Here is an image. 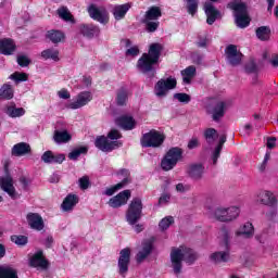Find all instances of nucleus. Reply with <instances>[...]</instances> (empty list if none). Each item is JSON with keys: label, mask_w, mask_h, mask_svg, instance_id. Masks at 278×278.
Instances as JSON below:
<instances>
[{"label": "nucleus", "mask_w": 278, "mask_h": 278, "mask_svg": "<svg viewBox=\"0 0 278 278\" xmlns=\"http://www.w3.org/2000/svg\"><path fill=\"white\" fill-rule=\"evenodd\" d=\"M29 265L33 266V268H41L42 270H47V268H49V261L45 258L42 251H38L31 256Z\"/></svg>", "instance_id": "obj_23"}, {"label": "nucleus", "mask_w": 278, "mask_h": 278, "mask_svg": "<svg viewBox=\"0 0 278 278\" xmlns=\"http://www.w3.org/2000/svg\"><path fill=\"white\" fill-rule=\"evenodd\" d=\"M5 176L0 177V188L7 192L11 199H16V188H14V178L10 175L8 165L4 166Z\"/></svg>", "instance_id": "obj_13"}, {"label": "nucleus", "mask_w": 278, "mask_h": 278, "mask_svg": "<svg viewBox=\"0 0 278 278\" xmlns=\"http://www.w3.org/2000/svg\"><path fill=\"white\" fill-rule=\"evenodd\" d=\"M277 214H278V204H274L269 206V208L265 213V217L267 218V220H275V218H277Z\"/></svg>", "instance_id": "obj_50"}, {"label": "nucleus", "mask_w": 278, "mask_h": 278, "mask_svg": "<svg viewBox=\"0 0 278 278\" xmlns=\"http://www.w3.org/2000/svg\"><path fill=\"white\" fill-rule=\"evenodd\" d=\"M268 160H270V152H267L264 156V160L262 162V164L258 167V170L261 173H264V170H266V166H268Z\"/></svg>", "instance_id": "obj_55"}, {"label": "nucleus", "mask_w": 278, "mask_h": 278, "mask_svg": "<svg viewBox=\"0 0 278 278\" xmlns=\"http://www.w3.org/2000/svg\"><path fill=\"white\" fill-rule=\"evenodd\" d=\"M79 31L85 38H94L101 34V29L92 24H83L79 26Z\"/></svg>", "instance_id": "obj_29"}, {"label": "nucleus", "mask_w": 278, "mask_h": 278, "mask_svg": "<svg viewBox=\"0 0 278 278\" xmlns=\"http://www.w3.org/2000/svg\"><path fill=\"white\" fill-rule=\"evenodd\" d=\"M227 103L225 101H217L207 108V114H211L214 123H220V119L225 116V109Z\"/></svg>", "instance_id": "obj_15"}, {"label": "nucleus", "mask_w": 278, "mask_h": 278, "mask_svg": "<svg viewBox=\"0 0 278 278\" xmlns=\"http://www.w3.org/2000/svg\"><path fill=\"white\" fill-rule=\"evenodd\" d=\"M225 142H227V136L223 135L219 138L218 146L215 148V151L213 152V164H216V162H218V159L220 157V152L223 151V144H225Z\"/></svg>", "instance_id": "obj_43"}, {"label": "nucleus", "mask_w": 278, "mask_h": 278, "mask_svg": "<svg viewBox=\"0 0 278 278\" xmlns=\"http://www.w3.org/2000/svg\"><path fill=\"white\" fill-rule=\"evenodd\" d=\"M228 8L233 11L235 23L237 27H239L240 29L249 27V25L251 24V18H249L245 3L233 1L228 3Z\"/></svg>", "instance_id": "obj_6"}, {"label": "nucleus", "mask_w": 278, "mask_h": 278, "mask_svg": "<svg viewBox=\"0 0 278 278\" xmlns=\"http://www.w3.org/2000/svg\"><path fill=\"white\" fill-rule=\"evenodd\" d=\"M160 55H162V45L152 43L148 53H143L137 62V68L148 75V77H155V64L160 62Z\"/></svg>", "instance_id": "obj_1"}, {"label": "nucleus", "mask_w": 278, "mask_h": 278, "mask_svg": "<svg viewBox=\"0 0 278 278\" xmlns=\"http://www.w3.org/2000/svg\"><path fill=\"white\" fill-rule=\"evenodd\" d=\"M219 240L220 245L224 247L225 251L214 252L210 255V261L213 264H223L225 262H229V240H231V236L229 235V230H227V228L220 229Z\"/></svg>", "instance_id": "obj_4"}, {"label": "nucleus", "mask_w": 278, "mask_h": 278, "mask_svg": "<svg viewBox=\"0 0 278 278\" xmlns=\"http://www.w3.org/2000/svg\"><path fill=\"white\" fill-rule=\"evenodd\" d=\"M175 88H177V79L173 77L162 78L154 86V92L156 97H166L168 90H175Z\"/></svg>", "instance_id": "obj_12"}, {"label": "nucleus", "mask_w": 278, "mask_h": 278, "mask_svg": "<svg viewBox=\"0 0 278 278\" xmlns=\"http://www.w3.org/2000/svg\"><path fill=\"white\" fill-rule=\"evenodd\" d=\"M187 2V12L188 14H191V16H194L199 10V0H186Z\"/></svg>", "instance_id": "obj_47"}, {"label": "nucleus", "mask_w": 278, "mask_h": 278, "mask_svg": "<svg viewBox=\"0 0 278 278\" xmlns=\"http://www.w3.org/2000/svg\"><path fill=\"white\" fill-rule=\"evenodd\" d=\"M46 38H48V40L52 41L53 45H58V42H62L64 40V33H62L61 30H48Z\"/></svg>", "instance_id": "obj_37"}, {"label": "nucleus", "mask_w": 278, "mask_h": 278, "mask_svg": "<svg viewBox=\"0 0 278 278\" xmlns=\"http://www.w3.org/2000/svg\"><path fill=\"white\" fill-rule=\"evenodd\" d=\"M270 64L277 68L278 66V54L274 55V58L270 60Z\"/></svg>", "instance_id": "obj_64"}, {"label": "nucleus", "mask_w": 278, "mask_h": 278, "mask_svg": "<svg viewBox=\"0 0 278 278\" xmlns=\"http://www.w3.org/2000/svg\"><path fill=\"white\" fill-rule=\"evenodd\" d=\"M225 53L230 66H240L242 63V54L238 51V47L236 45H229L226 47Z\"/></svg>", "instance_id": "obj_16"}, {"label": "nucleus", "mask_w": 278, "mask_h": 278, "mask_svg": "<svg viewBox=\"0 0 278 278\" xmlns=\"http://www.w3.org/2000/svg\"><path fill=\"white\" fill-rule=\"evenodd\" d=\"M139 53H140V50L136 46L126 50V55H131L132 58H136V55H138Z\"/></svg>", "instance_id": "obj_58"}, {"label": "nucleus", "mask_w": 278, "mask_h": 278, "mask_svg": "<svg viewBox=\"0 0 278 278\" xmlns=\"http://www.w3.org/2000/svg\"><path fill=\"white\" fill-rule=\"evenodd\" d=\"M16 51V45L14 40L5 38L0 40V53L1 55H12Z\"/></svg>", "instance_id": "obj_30"}, {"label": "nucleus", "mask_w": 278, "mask_h": 278, "mask_svg": "<svg viewBox=\"0 0 278 278\" xmlns=\"http://www.w3.org/2000/svg\"><path fill=\"white\" fill-rule=\"evenodd\" d=\"M174 99L179 101V103H190V101H192V98L190 97V94L184 93V92L175 93Z\"/></svg>", "instance_id": "obj_52"}, {"label": "nucleus", "mask_w": 278, "mask_h": 278, "mask_svg": "<svg viewBox=\"0 0 278 278\" xmlns=\"http://www.w3.org/2000/svg\"><path fill=\"white\" fill-rule=\"evenodd\" d=\"M71 134H68V131L63 130H55L54 131V136H53V140L54 142H56V144H66V142H71Z\"/></svg>", "instance_id": "obj_35"}, {"label": "nucleus", "mask_w": 278, "mask_h": 278, "mask_svg": "<svg viewBox=\"0 0 278 278\" xmlns=\"http://www.w3.org/2000/svg\"><path fill=\"white\" fill-rule=\"evenodd\" d=\"M3 112L7 113L11 118H18L25 116V109L16 108V104H9L4 106Z\"/></svg>", "instance_id": "obj_33"}, {"label": "nucleus", "mask_w": 278, "mask_h": 278, "mask_svg": "<svg viewBox=\"0 0 278 278\" xmlns=\"http://www.w3.org/2000/svg\"><path fill=\"white\" fill-rule=\"evenodd\" d=\"M257 201L261 205H266V207L278 205L277 194L269 190L261 191L257 195Z\"/></svg>", "instance_id": "obj_18"}, {"label": "nucleus", "mask_w": 278, "mask_h": 278, "mask_svg": "<svg viewBox=\"0 0 278 278\" xmlns=\"http://www.w3.org/2000/svg\"><path fill=\"white\" fill-rule=\"evenodd\" d=\"M79 203V198L75 194H68L61 204L63 212H71Z\"/></svg>", "instance_id": "obj_32"}, {"label": "nucleus", "mask_w": 278, "mask_h": 278, "mask_svg": "<svg viewBox=\"0 0 278 278\" xmlns=\"http://www.w3.org/2000/svg\"><path fill=\"white\" fill-rule=\"evenodd\" d=\"M58 14L60 16V18H62L63 21H73V15L71 14V11H68V8L66 7H62L58 10Z\"/></svg>", "instance_id": "obj_49"}, {"label": "nucleus", "mask_w": 278, "mask_h": 278, "mask_svg": "<svg viewBox=\"0 0 278 278\" xmlns=\"http://www.w3.org/2000/svg\"><path fill=\"white\" fill-rule=\"evenodd\" d=\"M239 216L240 208L237 206H230L228 208L216 207L213 211V218L219 220V223H231V220H236Z\"/></svg>", "instance_id": "obj_9"}, {"label": "nucleus", "mask_w": 278, "mask_h": 278, "mask_svg": "<svg viewBox=\"0 0 278 278\" xmlns=\"http://www.w3.org/2000/svg\"><path fill=\"white\" fill-rule=\"evenodd\" d=\"M29 153H31V146L27 142L16 143L11 150V154L15 157H23V155H27Z\"/></svg>", "instance_id": "obj_27"}, {"label": "nucleus", "mask_w": 278, "mask_h": 278, "mask_svg": "<svg viewBox=\"0 0 278 278\" xmlns=\"http://www.w3.org/2000/svg\"><path fill=\"white\" fill-rule=\"evenodd\" d=\"M0 278H18V271L10 266H0Z\"/></svg>", "instance_id": "obj_39"}, {"label": "nucleus", "mask_w": 278, "mask_h": 278, "mask_svg": "<svg viewBox=\"0 0 278 278\" xmlns=\"http://www.w3.org/2000/svg\"><path fill=\"white\" fill-rule=\"evenodd\" d=\"M119 174L123 175L124 179L119 184L106 189L104 191L106 197H112L114 192L122 190V188H125V186L131 181V179H129V169H121Z\"/></svg>", "instance_id": "obj_22"}, {"label": "nucleus", "mask_w": 278, "mask_h": 278, "mask_svg": "<svg viewBox=\"0 0 278 278\" xmlns=\"http://www.w3.org/2000/svg\"><path fill=\"white\" fill-rule=\"evenodd\" d=\"M17 64L18 66H22V68L27 67L29 64H31V60L28 55L20 54L17 55Z\"/></svg>", "instance_id": "obj_51"}, {"label": "nucleus", "mask_w": 278, "mask_h": 278, "mask_svg": "<svg viewBox=\"0 0 278 278\" xmlns=\"http://www.w3.org/2000/svg\"><path fill=\"white\" fill-rule=\"evenodd\" d=\"M204 12L207 16V25H214V23H216V18H220V11H218L212 2H206L204 4Z\"/></svg>", "instance_id": "obj_24"}, {"label": "nucleus", "mask_w": 278, "mask_h": 278, "mask_svg": "<svg viewBox=\"0 0 278 278\" xmlns=\"http://www.w3.org/2000/svg\"><path fill=\"white\" fill-rule=\"evenodd\" d=\"M129 199H131V191L124 190L117 195L111 198L109 200V205L114 208L123 207V205H127V201H129Z\"/></svg>", "instance_id": "obj_17"}, {"label": "nucleus", "mask_w": 278, "mask_h": 278, "mask_svg": "<svg viewBox=\"0 0 278 278\" xmlns=\"http://www.w3.org/2000/svg\"><path fill=\"white\" fill-rule=\"evenodd\" d=\"M116 125L125 129V131H131L136 129V119L129 115H122L115 119Z\"/></svg>", "instance_id": "obj_25"}, {"label": "nucleus", "mask_w": 278, "mask_h": 278, "mask_svg": "<svg viewBox=\"0 0 278 278\" xmlns=\"http://www.w3.org/2000/svg\"><path fill=\"white\" fill-rule=\"evenodd\" d=\"M162 16V9L160 7H151L146 12L141 20L142 25L146 27L148 34H155L160 27V18Z\"/></svg>", "instance_id": "obj_5"}, {"label": "nucleus", "mask_w": 278, "mask_h": 278, "mask_svg": "<svg viewBox=\"0 0 278 278\" xmlns=\"http://www.w3.org/2000/svg\"><path fill=\"white\" fill-rule=\"evenodd\" d=\"M131 10V3L118 4L113 8V16L115 21H123L127 12Z\"/></svg>", "instance_id": "obj_31"}, {"label": "nucleus", "mask_w": 278, "mask_h": 278, "mask_svg": "<svg viewBox=\"0 0 278 278\" xmlns=\"http://www.w3.org/2000/svg\"><path fill=\"white\" fill-rule=\"evenodd\" d=\"M204 138L208 144H213L216 141V138H218V132L214 128H207L204 131Z\"/></svg>", "instance_id": "obj_44"}, {"label": "nucleus", "mask_w": 278, "mask_h": 278, "mask_svg": "<svg viewBox=\"0 0 278 278\" xmlns=\"http://www.w3.org/2000/svg\"><path fill=\"white\" fill-rule=\"evenodd\" d=\"M66 160L64 154H53L52 151L48 150L41 155V162L45 164H62Z\"/></svg>", "instance_id": "obj_26"}, {"label": "nucleus", "mask_w": 278, "mask_h": 278, "mask_svg": "<svg viewBox=\"0 0 278 278\" xmlns=\"http://www.w3.org/2000/svg\"><path fill=\"white\" fill-rule=\"evenodd\" d=\"M14 98V89H12V85L4 84L0 88V99H13Z\"/></svg>", "instance_id": "obj_42"}, {"label": "nucleus", "mask_w": 278, "mask_h": 278, "mask_svg": "<svg viewBox=\"0 0 278 278\" xmlns=\"http://www.w3.org/2000/svg\"><path fill=\"white\" fill-rule=\"evenodd\" d=\"M87 12L93 21H98L102 25H105L110 21V13L105 7H97V4H90L87 8Z\"/></svg>", "instance_id": "obj_11"}, {"label": "nucleus", "mask_w": 278, "mask_h": 278, "mask_svg": "<svg viewBox=\"0 0 278 278\" xmlns=\"http://www.w3.org/2000/svg\"><path fill=\"white\" fill-rule=\"evenodd\" d=\"M173 223H175V218L173 216L164 217L159 223V228L161 229V231H166V229H168V227H170Z\"/></svg>", "instance_id": "obj_48"}, {"label": "nucleus", "mask_w": 278, "mask_h": 278, "mask_svg": "<svg viewBox=\"0 0 278 278\" xmlns=\"http://www.w3.org/2000/svg\"><path fill=\"white\" fill-rule=\"evenodd\" d=\"M255 233V229L253 228V224L245 223L236 231V236H242L243 238H253Z\"/></svg>", "instance_id": "obj_34"}, {"label": "nucleus", "mask_w": 278, "mask_h": 278, "mask_svg": "<svg viewBox=\"0 0 278 278\" xmlns=\"http://www.w3.org/2000/svg\"><path fill=\"white\" fill-rule=\"evenodd\" d=\"M181 155H184L181 148L169 149L161 161V168L163 170H173L177 166V162L181 160Z\"/></svg>", "instance_id": "obj_10"}, {"label": "nucleus", "mask_w": 278, "mask_h": 278, "mask_svg": "<svg viewBox=\"0 0 278 278\" xmlns=\"http://www.w3.org/2000/svg\"><path fill=\"white\" fill-rule=\"evenodd\" d=\"M86 153H88V148L80 147L71 151L68 154V157L73 161H76V160H79L80 155H86Z\"/></svg>", "instance_id": "obj_46"}, {"label": "nucleus", "mask_w": 278, "mask_h": 278, "mask_svg": "<svg viewBox=\"0 0 278 278\" xmlns=\"http://www.w3.org/2000/svg\"><path fill=\"white\" fill-rule=\"evenodd\" d=\"M92 101V93L90 91H83L78 94L77 101L68 104L70 110H79L84 105H88Z\"/></svg>", "instance_id": "obj_21"}, {"label": "nucleus", "mask_w": 278, "mask_h": 278, "mask_svg": "<svg viewBox=\"0 0 278 278\" xmlns=\"http://www.w3.org/2000/svg\"><path fill=\"white\" fill-rule=\"evenodd\" d=\"M256 38L266 42V40H270V27L269 26H261L255 30Z\"/></svg>", "instance_id": "obj_38"}, {"label": "nucleus", "mask_w": 278, "mask_h": 278, "mask_svg": "<svg viewBox=\"0 0 278 278\" xmlns=\"http://www.w3.org/2000/svg\"><path fill=\"white\" fill-rule=\"evenodd\" d=\"M199 147V139L197 138H192L189 142H188V149L192 150V149H197Z\"/></svg>", "instance_id": "obj_59"}, {"label": "nucleus", "mask_w": 278, "mask_h": 278, "mask_svg": "<svg viewBox=\"0 0 278 278\" xmlns=\"http://www.w3.org/2000/svg\"><path fill=\"white\" fill-rule=\"evenodd\" d=\"M277 142V138L275 137H270L267 139V149H275L276 143Z\"/></svg>", "instance_id": "obj_60"}, {"label": "nucleus", "mask_w": 278, "mask_h": 278, "mask_svg": "<svg viewBox=\"0 0 278 278\" xmlns=\"http://www.w3.org/2000/svg\"><path fill=\"white\" fill-rule=\"evenodd\" d=\"M181 75L184 84H191L193 77L197 75V67H194V65H190L181 71Z\"/></svg>", "instance_id": "obj_36"}, {"label": "nucleus", "mask_w": 278, "mask_h": 278, "mask_svg": "<svg viewBox=\"0 0 278 278\" xmlns=\"http://www.w3.org/2000/svg\"><path fill=\"white\" fill-rule=\"evenodd\" d=\"M50 184H59L60 182V176L59 174H52L49 178Z\"/></svg>", "instance_id": "obj_63"}, {"label": "nucleus", "mask_w": 278, "mask_h": 278, "mask_svg": "<svg viewBox=\"0 0 278 278\" xmlns=\"http://www.w3.org/2000/svg\"><path fill=\"white\" fill-rule=\"evenodd\" d=\"M45 247H46L47 249H51V247H53V237H52V236H48V237L46 238Z\"/></svg>", "instance_id": "obj_62"}, {"label": "nucleus", "mask_w": 278, "mask_h": 278, "mask_svg": "<svg viewBox=\"0 0 278 278\" xmlns=\"http://www.w3.org/2000/svg\"><path fill=\"white\" fill-rule=\"evenodd\" d=\"M11 242L16 244L17 247H25L27 242H29V239L27 238V236L13 235L11 236Z\"/></svg>", "instance_id": "obj_45"}, {"label": "nucleus", "mask_w": 278, "mask_h": 278, "mask_svg": "<svg viewBox=\"0 0 278 278\" xmlns=\"http://www.w3.org/2000/svg\"><path fill=\"white\" fill-rule=\"evenodd\" d=\"M43 60H53L54 62L60 61V51L55 49H47L41 52Z\"/></svg>", "instance_id": "obj_41"}, {"label": "nucleus", "mask_w": 278, "mask_h": 278, "mask_svg": "<svg viewBox=\"0 0 278 278\" xmlns=\"http://www.w3.org/2000/svg\"><path fill=\"white\" fill-rule=\"evenodd\" d=\"M78 184L81 190H88V188H90V178L88 176H83L79 178Z\"/></svg>", "instance_id": "obj_53"}, {"label": "nucleus", "mask_w": 278, "mask_h": 278, "mask_svg": "<svg viewBox=\"0 0 278 278\" xmlns=\"http://www.w3.org/2000/svg\"><path fill=\"white\" fill-rule=\"evenodd\" d=\"M190 190V186L189 185H184L182 182H179L178 185H176V191L184 193V192H188Z\"/></svg>", "instance_id": "obj_57"}, {"label": "nucleus", "mask_w": 278, "mask_h": 278, "mask_svg": "<svg viewBox=\"0 0 278 278\" xmlns=\"http://www.w3.org/2000/svg\"><path fill=\"white\" fill-rule=\"evenodd\" d=\"M60 99H71V93H68V90L62 89L59 91Z\"/></svg>", "instance_id": "obj_61"}, {"label": "nucleus", "mask_w": 278, "mask_h": 278, "mask_svg": "<svg viewBox=\"0 0 278 278\" xmlns=\"http://www.w3.org/2000/svg\"><path fill=\"white\" fill-rule=\"evenodd\" d=\"M187 174L193 181H201L205 175V166L201 163H193L188 166Z\"/></svg>", "instance_id": "obj_20"}, {"label": "nucleus", "mask_w": 278, "mask_h": 278, "mask_svg": "<svg viewBox=\"0 0 278 278\" xmlns=\"http://www.w3.org/2000/svg\"><path fill=\"white\" fill-rule=\"evenodd\" d=\"M199 260V255L194 250L186 247L173 248L170 252V263L174 275H181L184 265L181 262H186L191 265Z\"/></svg>", "instance_id": "obj_2"}, {"label": "nucleus", "mask_w": 278, "mask_h": 278, "mask_svg": "<svg viewBox=\"0 0 278 278\" xmlns=\"http://www.w3.org/2000/svg\"><path fill=\"white\" fill-rule=\"evenodd\" d=\"M26 220L30 229L35 231H42V229H45V219H42V216L38 213H28Z\"/></svg>", "instance_id": "obj_19"}, {"label": "nucleus", "mask_w": 278, "mask_h": 278, "mask_svg": "<svg viewBox=\"0 0 278 278\" xmlns=\"http://www.w3.org/2000/svg\"><path fill=\"white\" fill-rule=\"evenodd\" d=\"M167 203H170V193H163L159 198V205H167Z\"/></svg>", "instance_id": "obj_56"}, {"label": "nucleus", "mask_w": 278, "mask_h": 278, "mask_svg": "<svg viewBox=\"0 0 278 278\" xmlns=\"http://www.w3.org/2000/svg\"><path fill=\"white\" fill-rule=\"evenodd\" d=\"M129 99V91L122 87L121 89L117 90L116 94V104L117 105H127V101Z\"/></svg>", "instance_id": "obj_40"}, {"label": "nucleus", "mask_w": 278, "mask_h": 278, "mask_svg": "<svg viewBox=\"0 0 278 278\" xmlns=\"http://www.w3.org/2000/svg\"><path fill=\"white\" fill-rule=\"evenodd\" d=\"M13 81H27V74L25 73H14L10 76Z\"/></svg>", "instance_id": "obj_54"}, {"label": "nucleus", "mask_w": 278, "mask_h": 278, "mask_svg": "<svg viewBox=\"0 0 278 278\" xmlns=\"http://www.w3.org/2000/svg\"><path fill=\"white\" fill-rule=\"evenodd\" d=\"M142 199L140 198H132L130 203L128 204V208L125 214V219L128 223V225H136L142 218Z\"/></svg>", "instance_id": "obj_7"}, {"label": "nucleus", "mask_w": 278, "mask_h": 278, "mask_svg": "<svg viewBox=\"0 0 278 278\" xmlns=\"http://www.w3.org/2000/svg\"><path fill=\"white\" fill-rule=\"evenodd\" d=\"M153 251V243L151 241H146L142 243V249L137 253L136 260L138 264H142Z\"/></svg>", "instance_id": "obj_28"}, {"label": "nucleus", "mask_w": 278, "mask_h": 278, "mask_svg": "<svg viewBox=\"0 0 278 278\" xmlns=\"http://www.w3.org/2000/svg\"><path fill=\"white\" fill-rule=\"evenodd\" d=\"M129 262H131V250L125 248L119 252V258L117 262L118 273L122 277H125L129 273Z\"/></svg>", "instance_id": "obj_14"}, {"label": "nucleus", "mask_w": 278, "mask_h": 278, "mask_svg": "<svg viewBox=\"0 0 278 278\" xmlns=\"http://www.w3.org/2000/svg\"><path fill=\"white\" fill-rule=\"evenodd\" d=\"M166 140V136L155 129L150 130L149 132H146L142 135L140 139V144L143 147V149H157L164 144V141Z\"/></svg>", "instance_id": "obj_8"}, {"label": "nucleus", "mask_w": 278, "mask_h": 278, "mask_svg": "<svg viewBox=\"0 0 278 278\" xmlns=\"http://www.w3.org/2000/svg\"><path fill=\"white\" fill-rule=\"evenodd\" d=\"M119 138H123L121 131L117 129H112L106 137H97L94 146L103 153H110L114 151V149H119V147H123V142L118 141Z\"/></svg>", "instance_id": "obj_3"}]
</instances>
